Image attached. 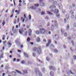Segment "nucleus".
<instances>
[{"instance_id": "1", "label": "nucleus", "mask_w": 76, "mask_h": 76, "mask_svg": "<svg viewBox=\"0 0 76 76\" xmlns=\"http://www.w3.org/2000/svg\"><path fill=\"white\" fill-rule=\"evenodd\" d=\"M33 50L34 52L37 51L39 54L41 53V49L40 47H38V48H37V47H35L33 48Z\"/></svg>"}, {"instance_id": "2", "label": "nucleus", "mask_w": 76, "mask_h": 76, "mask_svg": "<svg viewBox=\"0 0 76 76\" xmlns=\"http://www.w3.org/2000/svg\"><path fill=\"white\" fill-rule=\"evenodd\" d=\"M36 71L35 72V73L36 74H37L38 73L39 76H42V74L41 72H40L39 69H36Z\"/></svg>"}, {"instance_id": "3", "label": "nucleus", "mask_w": 76, "mask_h": 76, "mask_svg": "<svg viewBox=\"0 0 76 76\" xmlns=\"http://www.w3.org/2000/svg\"><path fill=\"white\" fill-rule=\"evenodd\" d=\"M39 31H40V33L42 34H45V33L46 31L45 30V29L43 28L40 29H39Z\"/></svg>"}, {"instance_id": "4", "label": "nucleus", "mask_w": 76, "mask_h": 76, "mask_svg": "<svg viewBox=\"0 0 76 76\" xmlns=\"http://www.w3.org/2000/svg\"><path fill=\"white\" fill-rule=\"evenodd\" d=\"M44 1V0H39V4L41 6H43L45 5V4L44 2L43 1Z\"/></svg>"}, {"instance_id": "5", "label": "nucleus", "mask_w": 76, "mask_h": 76, "mask_svg": "<svg viewBox=\"0 0 76 76\" xmlns=\"http://www.w3.org/2000/svg\"><path fill=\"white\" fill-rule=\"evenodd\" d=\"M19 31L20 34H22L23 33L24 31V29L23 28H21L20 29H19Z\"/></svg>"}, {"instance_id": "6", "label": "nucleus", "mask_w": 76, "mask_h": 76, "mask_svg": "<svg viewBox=\"0 0 76 76\" xmlns=\"http://www.w3.org/2000/svg\"><path fill=\"white\" fill-rule=\"evenodd\" d=\"M48 42L46 44V46L47 47H48L49 46V44H51V39H49L48 40Z\"/></svg>"}, {"instance_id": "7", "label": "nucleus", "mask_w": 76, "mask_h": 76, "mask_svg": "<svg viewBox=\"0 0 76 76\" xmlns=\"http://www.w3.org/2000/svg\"><path fill=\"white\" fill-rule=\"evenodd\" d=\"M54 26L56 27L57 28H59L58 26V22L56 20H55L54 21Z\"/></svg>"}, {"instance_id": "8", "label": "nucleus", "mask_w": 76, "mask_h": 76, "mask_svg": "<svg viewBox=\"0 0 76 76\" xmlns=\"http://www.w3.org/2000/svg\"><path fill=\"white\" fill-rule=\"evenodd\" d=\"M7 45H8V46H9V47H11V46L12 45V43H11V41H8L7 43Z\"/></svg>"}, {"instance_id": "9", "label": "nucleus", "mask_w": 76, "mask_h": 76, "mask_svg": "<svg viewBox=\"0 0 76 76\" xmlns=\"http://www.w3.org/2000/svg\"><path fill=\"white\" fill-rule=\"evenodd\" d=\"M49 67L50 68V70H52L54 71V70L55 69V67L52 66H50Z\"/></svg>"}, {"instance_id": "10", "label": "nucleus", "mask_w": 76, "mask_h": 76, "mask_svg": "<svg viewBox=\"0 0 76 76\" xmlns=\"http://www.w3.org/2000/svg\"><path fill=\"white\" fill-rule=\"evenodd\" d=\"M12 74L13 76H15L17 75V73L15 71H12Z\"/></svg>"}, {"instance_id": "11", "label": "nucleus", "mask_w": 76, "mask_h": 76, "mask_svg": "<svg viewBox=\"0 0 76 76\" xmlns=\"http://www.w3.org/2000/svg\"><path fill=\"white\" fill-rule=\"evenodd\" d=\"M15 71L17 73L19 74L20 75H22V73H21L20 71H19L18 70L16 69L15 70Z\"/></svg>"}, {"instance_id": "12", "label": "nucleus", "mask_w": 76, "mask_h": 76, "mask_svg": "<svg viewBox=\"0 0 76 76\" xmlns=\"http://www.w3.org/2000/svg\"><path fill=\"white\" fill-rule=\"evenodd\" d=\"M56 8V6L55 5H54L50 6L49 7V8L50 9H53V8Z\"/></svg>"}, {"instance_id": "13", "label": "nucleus", "mask_w": 76, "mask_h": 76, "mask_svg": "<svg viewBox=\"0 0 76 76\" xmlns=\"http://www.w3.org/2000/svg\"><path fill=\"white\" fill-rule=\"evenodd\" d=\"M47 13H48V15H50L52 16L53 15V13L49 11H47Z\"/></svg>"}, {"instance_id": "14", "label": "nucleus", "mask_w": 76, "mask_h": 76, "mask_svg": "<svg viewBox=\"0 0 76 76\" xmlns=\"http://www.w3.org/2000/svg\"><path fill=\"white\" fill-rule=\"evenodd\" d=\"M28 33H29V36H30L31 34L32 33V30L30 29H29L28 30Z\"/></svg>"}, {"instance_id": "15", "label": "nucleus", "mask_w": 76, "mask_h": 76, "mask_svg": "<svg viewBox=\"0 0 76 76\" xmlns=\"http://www.w3.org/2000/svg\"><path fill=\"white\" fill-rule=\"evenodd\" d=\"M50 76H54V73L53 71H50Z\"/></svg>"}, {"instance_id": "16", "label": "nucleus", "mask_w": 76, "mask_h": 76, "mask_svg": "<svg viewBox=\"0 0 76 76\" xmlns=\"http://www.w3.org/2000/svg\"><path fill=\"white\" fill-rule=\"evenodd\" d=\"M66 18L67 19H69V14H66Z\"/></svg>"}, {"instance_id": "17", "label": "nucleus", "mask_w": 76, "mask_h": 76, "mask_svg": "<svg viewBox=\"0 0 76 76\" xmlns=\"http://www.w3.org/2000/svg\"><path fill=\"white\" fill-rule=\"evenodd\" d=\"M71 36L73 39H74L75 37V34L74 33H72Z\"/></svg>"}, {"instance_id": "18", "label": "nucleus", "mask_w": 76, "mask_h": 76, "mask_svg": "<svg viewBox=\"0 0 76 76\" xmlns=\"http://www.w3.org/2000/svg\"><path fill=\"white\" fill-rule=\"evenodd\" d=\"M22 72L25 74H27V73H28L27 70H23L22 71Z\"/></svg>"}, {"instance_id": "19", "label": "nucleus", "mask_w": 76, "mask_h": 76, "mask_svg": "<svg viewBox=\"0 0 76 76\" xmlns=\"http://www.w3.org/2000/svg\"><path fill=\"white\" fill-rule=\"evenodd\" d=\"M59 11L57 9H56L55 10V12H54V13H58Z\"/></svg>"}, {"instance_id": "20", "label": "nucleus", "mask_w": 76, "mask_h": 76, "mask_svg": "<svg viewBox=\"0 0 76 76\" xmlns=\"http://www.w3.org/2000/svg\"><path fill=\"white\" fill-rule=\"evenodd\" d=\"M24 56L25 57H28V55L26 53H24Z\"/></svg>"}, {"instance_id": "21", "label": "nucleus", "mask_w": 76, "mask_h": 76, "mask_svg": "<svg viewBox=\"0 0 76 76\" xmlns=\"http://www.w3.org/2000/svg\"><path fill=\"white\" fill-rule=\"evenodd\" d=\"M3 43L4 46H5V47L7 45L6 44L7 43V41H5L4 42H3Z\"/></svg>"}, {"instance_id": "22", "label": "nucleus", "mask_w": 76, "mask_h": 76, "mask_svg": "<svg viewBox=\"0 0 76 76\" xmlns=\"http://www.w3.org/2000/svg\"><path fill=\"white\" fill-rule=\"evenodd\" d=\"M30 9L32 10H34L37 9V8H35L34 7H30Z\"/></svg>"}, {"instance_id": "23", "label": "nucleus", "mask_w": 76, "mask_h": 76, "mask_svg": "<svg viewBox=\"0 0 76 76\" xmlns=\"http://www.w3.org/2000/svg\"><path fill=\"white\" fill-rule=\"evenodd\" d=\"M69 28V25H67L66 30L67 31H68Z\"/></svg>"}, {"instance_id": "24", "label": "nucleus", "mask_w": 76, "mask_h": 76, "mask_svg": "<svg viewBox=\"0 0 76 76\" xmlns=\"http://www.w3.org/2000/svg\"><path fill=\"white\" fill-rule=\"evenodd\" d=\"M15 12H17V15H18L20 14V11L19 10L18 11V10H15Z\"/></svg>"}, {"instance_id": "25", "label": "nucleus", "mask_w": 76, "mask_h": 76, "mask_svg": "<svg viewBox=\"0 0 76 76\" xmlns=\"http://www.w3.org/2000/svg\"><path fill=\"white\" fill-rule=\"evenodd\" d=\"M36 34H40V31L39 32V31L37 30L36 32Z\"/></svg>"}, {"instance_id": "26", "label": "nucleus", "mask_w": 76, "mask_h": 76, "mask_svg": "<svg viewBox=\"0 0 76 76\" xmlns=\"http://www.w3.org/2000/svg\"><path fill=\"white\" fill-rule=\"evenodd\" d=\"M34 5L35 7H38L39 6V4H34Z\"/></svg>"}, {"instance_id": "27", "label": "nucleus", "mask_w": 76, "mask_h": 76, "mask_svg": "<svg viewBox=\"0 0 76 76\" xmlns=\"http://www.w3.org/2000/svg\"><path fill=\"white\" fill-rule=\"evenodd\" d=\"M2 26H4L5 24V20H4L2 23Z\"/></svg>"}, {"instance_id": "28", "label": "nucleus", "mask_w": 76, "mask_h": 76, "mask_svg": "<svg viewBox=\"0 0 76 76\" xmlns=\"http://www.w3.org/2000/svg\"><path fill=\"white\" fill-rule=\"evenodd\" d=\"M31 39L29 37H28L27 39V41L28 42H30Z\"/></svg>"}, {"instance_id": "29", "label": "nucleus", "mask_w": 76, "mask_h": 76, "mask_svg": "<svg viewBox=\"0 0 76 76\" xmlns=\"http://www.w3.org/2000/svg\"><path fill=\"white\" fill-rule=\"evenodd\" d=\"M73 13V10H71L70 12H69V14H72Z\"/></svg>"}, {"instance_id": "30", "label": "nucleus", "mask_w": 76, "mask_h": 76, "mask_svg": "<svg viewBox=\"0 0 76 76\" xmlns=\"http://www.w3.org/2000/svg\"><path fill=\"white\" fill-rule=\"evenodd\" d=\"M61 32L62 34H63L64 32L65 31V30L63 29V28H62L61 29Z\"/></svg>"}, {"instance_id": "31", "label": "nucleus", "mask_w": 76, "mask_h": 76, "mask_svg": "<svg viewBox=\"0 0 76 76\" xmlns=\"http://www.w3.org/2000/svg\"><path fill=\"white\" fill-rule=\"evenodd\" d=\"M4 53H2L1 54V56H0L1 57H2V58H3V56H4Z\"/></svg>"}, {"instance_id": "32", "label": "nucleus", "mask_w": 76, "mask_h": 76, "mask_svg": "<svg viewBox=\"0 0 76 76\" xmlns=\"http://www.w3.org/2000/svg\"><path fill=\"white\" fill-rule=\"evenodd\" d=\"M53 50H54V52L56 53H58V50H57L54 49Z\"/></svg>"}, {"instance_id": "33", "label": "nucleus", "mask_w": 76, "mask_h": 76, "mask_svg": "<svg viewBox=\"0 0 76 76\" xmlns=\"http://www.w3.org/2000/svg\"><path fill=\"white\" fill-rule=\"evenodd\" d=\"M28 33V32L27 31H26V32H25L24 34H25V36H27Z\"/></svg>"}, {"instance_id": "34", "label": "nucleus", "mask_w": 76, "mask_h": 76, "mask_svg": "<svg viewBox=\"0 0 76 76\" xmlns=\"http://www.w3.org/2000/svg\"><path fill=\"white\" fill-rule=\"evenodd\" d=\"M37 42H40V39L39 38H37Z\"/></svg>"}, {"instance_id": "35", "label": "nucleus", "mask_w": 76, "mask_h": 76, "mask_svg": "<svg viewBox=\"0 0 76 76\" xmlns=\"http://www.w3.org/2000/svg\"><path fill=\"white\" fill-rule=\"evenodd\" d=\"M26 62V61L24 60H23L21 61V63L22 64H23L25 63Z\"/></svg>"}, {"instance_id": "36", "label": "nucleus", "mask_w": 76, "mask_h": 76, "mask_svg": "<svg viewBox=\"0 0 76 76\" xmlns=\"http://www.w3.org/2000/svg\"><path fill=\"white\" fill-rule=\"evenodd\" d=\"M29 19L31 20V15L30 14L28 16Z\"/></svg>"}, {"instance_id": "37", "label": "nucleus", "mask_w": 76, "mask_h": 76, "mask_svg": "<svg viewBox=\"0 0 76 76\" xmlns=\"http://www.w3.org/2000/svg\"><path fill=\"white\" fill-rule=\"evenodd\" d=\"M56 16L58 18H59L60 16V14H56Z\"/></svg>"}, {"instance_id": "38", "label": "nucleus", "mask_w": 76, "mask_h": 76, "mask_svg": "<svg viewBox=\"0 0 76 76\" xmlns=\"http://www.w3.org/2000/svg\"><path fill=\"white\" fill-rule=\"evenodd\" d=\"M53 4L54 5H57V2L56 1H55L53 3Z\"/></svg>"}, {"instance_id": "39", "label": "nucleus", "mask_w": 76, "mask_h": 76, "mask_svg": "<svg viewBox=\"0 0 76 76\" xmlns=\"http://www.w3.org/2000/svg\"><path fill=\"white\" fill-rule=\"evenodd\" d=\"M54 28V26L53 25H52V26H51V29H53Z\"/></svg>"}, {"instance_id": "40", "label": "nucleus", "mask_w": 76, "mask_h": 76, "mask_svg": "<svg viewBox=\"0 0 76 76\" xmlns=\"http://www.w3.org/2000/svg\"><path fill=\"white\" fill-rule=\"evenodd\" d=\"M15 8H14L13 9V10H12V13L13 14H14V12L15 11Z\"/></svg>"}, {"instance_id": "41", "label": "nucleus", "mask_w": 76, "mask_h": 76, "mask_svg": "<svg viewBox=\"0 0 76 76\" xmlns=\"http://www.w3.org/2000/svg\"><path fill=\"white\" fill-rule=\"evenodd\" d=\"M73 26L75 28H76V23H74L73 24Z\"/></svg>"}, {"instance_id": "42", "label": "nucleus", "mask_w": 76, "mask_h": 76, "mask_svg": "<svg viewBox=\"0 0 76 76\" xmlns=\"http://www.w3.org/2000/svg\"><path fill=\"white\" fill-rule=\"evenodd\" d=\"M64 36L65 37H67V33H64Z\"/></svg>"}, {"instance_id": "43", "label": "nucleus", "mask_w": 76, "mask_h": 76, "mask_svg": "<svg viewBox=\"0 0 76 76\" xmlns=\"http://www.w3.org/2000/svg\"><path fill=\"white\" fill-rule=\"evenodd\" d=\"M46 59L47 60V61H50V59L48 57H47L46 58Z\"/></svg>"}, {"instance_id": "44", "label": "nucleus", "mask_w": 76, "mask_h": 76, "mask_svg": "<svg viewBox=\"0 0 76 76\" xmlns=\"http://www.w3.org/2000/svg\"><path fill=\"white\" fill-rule=\"evenodd\" d=\"M45 13V12H44V11H42L41 13V14L42 15H44Z\"/></svg>"}, {"instance_id": "45", "label": "nucleus", "mask_w": 76, "mask_h": 76, "mask_svg": "<svg viewBox=\"0 0 76 76\" xmlns=\"http://www.w3.org/2000/svg\"><path fill=\"white\" fill-rule=\"evenodd\" d=\"M71 43L73 45H74V42H73V41H72Z\"/></svg>"}, {"instance_id": "46", "label": "nucleus", "mask_w": 76, "mask_h": 76, "mask_svg": "<svg viewBox=\"0 0 76 76\" xmlns=\"http://www.w3.org/2000/svg\"><path fill=\"white\" fill-rule=\"evenodd\" d=\"M42 71L44 72L45 71V69L44 68H42Z\"/></svg>"}, {"instance_id": "47", "label": "nucleus", "mask_w": 76, "mask_h": 76, "mask_svg": "<svg viewBox=\"0 0 76 76\" xmlns=\"http://www.w3.org/2000/svg\"><path fill=\"white\" fill-rule=\"evenodd\" d=\"M16 22H17V20H16L15 19L14 20V23L15 24L16 23Z\"/></svg>"}, {"instance_id": "48", "label": "nucleus", "mask_w": 76, "mask_h": 76, "mask_svg": "<svg viewBox=\"0 0 76 76\" xmlns=\"http://www.w3.org/2000/svg\"><path fill=\"white\" fill-rule=\"evenodd\" d=\"M14 26H12V32H14Z\"/></svg>"}, {"instance_id": "49", "label": "nucleus", "mask_w": 76, "mask_h": 76, "mask_svg": "<svg viewBox=\"0 0 76 76\" xmlns=\"http://www.w3.org/2000/svg\"><path fill=\"white\" fill-rule=\"evenodd\" d=\"M49 19V18L48 17V16H47L45 17V19Z\"/></svg>"}, {"instance_id": "50", "label": "nucleus", "mask_w": 76, "mask_h": 76, "mask_svg": "<svg viewBox=\"0 0 76 76\" xmlns=\"http://www.w3.org/2000/svg\"><path fill=\"white\" fill-rule=\"evenodd\" d=\"M64 22L65 23H66V22H67V20L66 19H64Z\"/></svg>"}, {"instance_id": "51", "label": "nucleus", "mask_w": 76, "mask_h": 76, "mask_svg": "<svg viewBox=\"0 0 76 76\" xmlns=\"http://www.w3.org/2000/svg\"><path fill=\"white\" fill-rule=\"evenodd\" d=\"M69 73L70 72L71 74H73V73L72 72L71 70H69Z\"/></svg>"}, {"instance_id": "52", "label": "nucleus", "mask_w": 76, "mask_h": 76, "mask_svg": "<svg viewBox=\"0 0 76 76\" xmlns=\"http://www.w3.org/2000/svg\"><path fill=\"white\" fill-rule=\"evenodd\" d=\"M18 53H21V51L20 50H18Z\"/></svg>"}, {"instance_id": "53", "label": "nucleus", "mask_w": 76, "mask_h": 76, "mask_svg": "<svg viewBox=\"0 0 76 76\" xmlns=\"http://www.w3.org/2000/svg\"><path fill=\"white\" fill-rule=\"evenodd\" d=\"M7 14H5L4 15V16L6 17H7Z\"/></svg>"}, {"instance_id": "54", "label": "nucleus", "mask_w": 76, "mask_h": 76, "mask_svg": "<svg viewBox=\"0 0 76 76\" xmlns=\"http://www.w3.org/2000/svg\"><path fill=\"white\" fill-rule=\"evenodd\" d=\"M24 16L25 18H26V14H24Z\"/></svg>"}, {"instance_id": "55", "label": "nucleus", "mask_w": 76, "mask_h": 76, "mask_svg": "<svg viewBox=\"0 0 76 76\" xmlns=\"http://www.w3.org/2000/svg\"><path fill=\"white\" fill-rule=\"evenodd\" d=\"M73 58L74 59H76V56H74L73 57Z\"/></svg>"}, {"instance_id": "56", "label": "nucleus", "mask_w": 76, "mask_h": 76, "mask_svg": "<svg viewBox=\"0 0 76 76\" xmlns=\"http://www.w3.org/2000/svg\"><path fill=\"white\" fill-rule=\"evenodd\" d=\"M72 6L74 7H75V4L74 3H73L72 4Z\"/></svg>"}, {"instance_id": "57", "label": "nucleus", "mask_w": 76, "mask_h": 76, "mask_svg": "<svg viewBox=\"0 0 76 76\" xmlns=\"http://www.w3.org/2000/svg\"><path fill=\"white\" fill-rule=\"evenodd\" d=\"M16 59V58H14V59H13V61H15Z\"/></svg>"}, {"instance_id": "58", "label": "nucleus", "mask_w": 76, "mask_h": 76, "mask_svg": "<svg viewBox=\"0 0 76 76\" xmlns=\"http://www.w3.org/2000/svg\"><path fill=\"white\" fill-rule=\"evenodd\" d=\"M72 39V37H69V38H68V39Z\"/></svg>"}, {"instance_id": "59", "label": "nucleus", "mask_w": 76, "mask_h": 76, "mask_svg": "<svg viewBox=\"0 0 76 76\" xmlns=\"http://www.w3.org/2000/svg\"><path fill=\"white\" fill-rule=\"evenodd\" d=\"M43 42H46V40L45 39H43Z\"/></svg>"}, {"instance_id": "60", "label": "nucleus", "mask_w": 76, "mask_h": 76, "mask_svg": "<svg viewBox=\"0 0 76 76\" xmlns=\"http://www.w3.org/2000/svg\"><path fill=\"white\" fill-rule=\"evenodd\" d=\"M51 46L52 47H53V48L54 47V46L53 44L51 45Z\"/></svg>"}, {"instance_id": "61", "label": "nucleus", "mask_w": 76, "mask_h": 76, "mask_svg": "<svg viewBox=\"0 0 76 76\" xmlns=\"http://www.w3.org/2000/svg\"><path fill=\"white\" fill-rule=\"evenodd\" d=\"M50 12H54V10H50Z\"/></svg>"}, {"instance_id": "62", "label": "nucleus", "mask_w": 76, "mask_h": 76, "mask_svg": "<svg viewBox=\"0 0 76 76\" xmlns=\"http://www.w3.org/2000/svg\"><path fill=\"white\" fill-rule=\"evenodd\" d=\"M54 0H49V1H50L51 2H53Z\"/></svg>"}, {"instance_id": "63", "label": "nucleus", "mask_w": 76, "mask_h": 76, "mask_svg": "<svg viewBox=\"0 0 76 76\" xmlns=\"http://www.w3.org/2000/svg\"><path fill=\"white\" fill-rule=\"evenodd\" d=\"M4 47L3 46L2 47V49L3 50H4Z\"/></svg>"}, {"instance_id": "64", "label": "nucleus", "mask_w": 76, "mask_h": 76, "mask_svg": "<svg viewBox=\"0 0 76 76\" xmlns=\"http://www.w3.org/2000/svg\"><path fill=\"white\" fill-rule=\"evenodd\" d=\"M18 25H17L16 26H15V28H18Z\"/></svg>"}]
</instances>
